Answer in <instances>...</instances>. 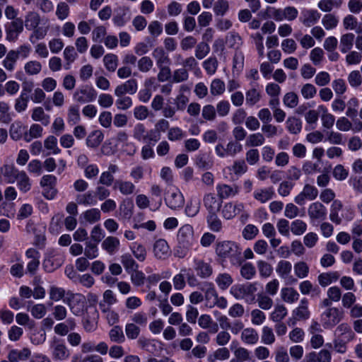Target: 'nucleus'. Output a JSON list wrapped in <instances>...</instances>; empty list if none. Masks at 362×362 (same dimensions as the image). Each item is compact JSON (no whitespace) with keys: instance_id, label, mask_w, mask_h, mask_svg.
I'll use <instances>...</instances> for the list:
<instances>
[{"instance_id":"a18cd8bd","label":"nucleus","mask_w":362,"mask_h":362,"mask_svg":"<svg viewBox=\"0 0 362 362\" xmlns=\"http://www.w3.org/2000/svg\"><path fill=\"white\" fill-rule=\"evenodd\" d=\"M131 250L134 257L140 262H144L146 257V250L145 247L139 243H134L131 246Z\"/></svg>"},{"instance_id":"412c9836","label":"nucleus","mask_w":362,"mask_h":362,"mask_svg":"<svg viewBox=\"0 0 362 362\" xmlns=\"http://www.w3.org/2000/svg\"><path fill=\"white\" fill-rule=\"evenodd\" d=\"M274 196V191L272 187L257 189L253 193L254 199L262 204L271 200Z\"/></svg>"},{"instance_id":"ddd939ff","label":"nucleus","mask_w":362,"mask_h":362,"mask_svg":"<svg viewBox=\"0 0 362 362\" xmlns=\"http://www.w3.org/2000/svg\"><path fill=\"white\" fill-rule=\"evenodd\" d=\"M244 208L245 206L243 203L233 204L232 202H227L221 209V215L224 218L230 220L243 211Z\"/></svg>"},{"instance_id":"680f3d73","label":"nucleus","mask_w":362,"mask_h":362,"mask_svg":"<svg viewBox=\"0 0 362 362\" xmlns=\"http://www.w3.org/2000/svg\"><path fill=\"white\" fill-rule=\"evenodd\" d=\"M287 129L290 133L297 134L300 132L302 129L301 121L296 117H289L286 122Z\"/></svg>"},{"instance_id":"603ef678","label":"nucleus","mask_w":362,"mask_h":362,"mask_svg":"<svg viewBox=\"0 0 362 362\" xmlns=\"http://www.w3.org/2000/svg\"><path fill=\"white\" fill-rule=\"evenodd\" d=\"M121 262L128 274L138 269L139 265L135 260L129 254H125L121 257Z\"/></svg>"},{"instance_id":"2f4dec72","label":"nucleus","mask_w":362,"mask_h":362,"mask_svg":"<svg viewBox=\"0 0 362 362\" xmlns=\"http://www.w3.org/2000/svg\"><path fill=\"white\" fill-rule=\"evenodd\" d=\"M292 270V264L287 260H281L278 262L276 272L279 276L284 279H286Z\"/></svg>"},{"instance_id":"58836bf2","label":"nucleus","mask_w":362,"mask_h":362,"mask_svg":"<svg viewBox=\"0 0 362 362\" xmlns=\"http://www.w3.org/2000/svg\"><path fill=\"white\" fill-rule=\"evenodd\" d=\"M76 202L80 205L90 206L96 204V200L92 192L78 194L76 197Z\"/></svg>"},{"instance_id":"4468645a","label":"nucleus","mask_w":362,"mask_h":362,"mask_svg":"<svg viewBox=\"0 0 362 362\" xmlns=\"http://www.w3.org/2000/svg\"><path fill=\"white\" fill-rule=\"evenodd\" d=\"M153 254L158 259H166L171 254L168 243L163 239L156 240L153 245Z\"/></svg>"},{"instance_id":"a878e982","label":"nucleus","mask_w":362,"mask_h":362,"mask_svg":"<svg viewBox=\"0 0 362 362\" xmlns=\"http://www.w3.org/2000/svg\"><path fill=\"white\" fill-rule=\"evenodd\" d=\"M198 324L203 329H209L211 333H216L218 330L217 323L214 322L209 315H202L198 319Z\"/></svg>"},{"instance_id":"79ce46f5","label":"nucleus","mask_w":362,"mask_h":362,"mask_svg":"<svg viewBox=\"0 0 362 362\" xmlns=\"http://www.w3.org/2000/svg\"><path fill=\"white\" fill-rule=\"evenodd\" d=\"M207 223L211 230L219 232L222 228V223L217 216V213L209 214L206 217Z\"/></svg>"},{"instance_id":"6ab92c4d","label":"nucleus","mask_w":362,"mask_h":362,"mask_svg":"<svg viewBox=\"0 0 362 362\" xmlns=\"http://www.w3.org/2000/svg\"><path fill=\"white\" fill-rule=\"evenodd\" d=\"M119 170V168L117 165L110 164L108 166L107 171H104L101 173L98 183L105 186H111L114 182L113 174L116 173Z\"/></svg>"},{"instance_id":"c756f323","label":"nucleus","mask_w":362,"mask_h":362,"mask_svg":"<svg viewBox=\"0 0 362 362\" xmlns=\"http://www.w3.org/2000/svg\"><path fill=\"white\" fill-rule=\"evenodd\" d=\"M31 118L35 122H40L44 126H47L50 122L49 115L45 114L42 107H36L33 110Z\"/></svg>"},{"instance_id":"bf43d9fd","label":"nucleus","mask_w":362,"mask_h":362,"mask_svg":"<svg viewBox=\"0 0 362 362\" xmlns=\"http://www.w3.org/2000/svg\"><path fill=\"white\" fill-rule=\"evenodd\" d=\"M261 339L262 342L264 344H272L275 341V335L272 328L268 326H264L262 328Z\"/></svg>"},{"instance_id":"09e8293b","label":"nucleus","mask_w":362,"mask_h":362,"mask_svg":"<svg viewBox=\"0 0 362 362\" xmlns=\"http://www.w3.org/2000/svg\"><path fill=\"white\" fill-rule=\"evenodd\" d=\"M226 42L229 47L235 49H239L243 44L241 37L235 32H231L228 34Z\"/></svg>"},{"instance_id":"6e6552de","label":"nucleus","mask_w":362,"mask_h":362,"mask_svg":"<svg viewBox=\"0 0 362 362\" xmlns=\"http://www.w3.org/2000/svg\"><path fill=\"white\" fill-rule=\"evenodd\" d=\"M165 202L170 209H177L184 206L185 199L180 191L177 189H173L168 191Z\"/></svg>"},{"instance_id":"052dcab7","label":"nucleus","mask_w":362,"mask_h":362,"mask_svg":"<svg viewBox=\"0 0 362 362\" xmlns=\"http://www.w3.org/2000/svg\"><path fill=\"white\" fill-rule=\"evenodd\" d=\"M83 217L86 221L93 223L100 219V211L98 209L93 208L83 213Z\"/></svg>"},{"instance_id":"f3484780","label":"nucleus","mask_w":362,"mask_h":362,"mask_svg":"<svg viewBox=\"0 0 362 362\" xmlns=\"http://www.w3.org/2000/svg\"><path fill=\"white\" fill-rule=\"evenodd\" d=\"M308 214L310 219H325L326 208L322 203L316 202L309 206Z\"/></svg>"},{"instance_id":"72a5a7b5","label":"nucleus","mask_w":362,"mask_h":362,"mask_svg":"<svg viewBox=\"0 0 362 362\" xmlns=\"http://www.w3.org/2000/svg\"><path fill=\"white\" fill-rule=\"evenodd\" d=\"M17 185L18 189L25 193L28 192L31 188V183L29 177L26 173L21 170L16 177Z\"/></svg>"},{"instance_id":"6e6d98bb","label":"nucleus","mask_w":362,"mask_h":362,"mask_svg":"<svg viewBox=\"0 0 362 362\" xmlns=\"http://www.w3.org/2000/svg\"><path fill=\"white\" fill-rule=\"evenodd\" d=\"M29 96L24 93H21L20 95L15 100L14 108L18 112L25 111L28 107Z\"/></svg>"},{"instance_id":"bb28decb","label":"nucleus","mask_w":362,"mask_h":362,"mask_svg":"<svg viewBox=\"0 0 362 362\" xmlns=\"http://www.w3.org/2000/svg\"><path fill=\"white\" fill-rule=\"evenodd\" d=\"M354 40L355 35L354 33H348L342 35L340 38V51L342 53L350 51L353 47Z\"/></svg>"},{"instance_id":"5701e85b","label":"nucleus","mask_w":362,"mask_h":362,"mask_svg":"<svg viewBox=\"0 0 362 362\" xmlns=\"http://www.w3.org/2000/svg\"><path fill=\"white\" fill-rule=\"evenodd\" d=\"M241 340L247 344H255L259 339L257 332L252 327H247L243 329Z\"/></svg>"},{"instance_id":"f257e3e1","label":"nucleus","mask_w":362,"mask_h":362,"mask_svg":"<svg viewBox=\"0 0 362 362\" xmlns=\"http://www.w3.org/2000/svg\"><path fill=\"white\" fill-rule=\"evenodd\" d=\"M216 254L223 259H229L230 262L236 266H240L244 260L238 245L230 240L218 242L216 246Z\"/></svg>"},{"instance_id":"de8ad7c7","label":"nucleus","mask_w":362,"mask_h":362,"mask_svg":"<svg viewBox=\"0 0 362 362\" xmlns=\"http://www.w3.org/2000/svg\"><path fill=\"white\" fill-rule=\"evenodd\" d=\"M45 148L49 151L47 155L58 154L61 150L57 146V139L54 136H49L44 141Z\"/></svg>"},{"instance_id":"c9c22d12","label":"nucleus","mask_w":362,"mask_h":362,"mask_svg":"<svg viewBox=\"0 0 362 362\" xmlns=\"http://www.w3.org/2000/svg\"><path fill=\"white\" fill-rule=\"evenodd\" d=\"M260 91L255 87V86H252V88L245 93L246 104L250 106L255 105L260 100Z\"/></svg>"},{"instance_id":"5fc2aeb1","label":"nucleus","mask_w":362,"mask_h":362,"mask_svg":"<svg viewBox=\"0 0 362 362\" xmlns=\"http://www.w3.org/2000/svg\"><path fill=\"white\" fill-rule=\"evenodd\" d=\"M25 128L21 122L13 123L9 129L10 136L14 141H18L21 139L24 134Z\"/></svg>"},{"instance_id":"9b49d317","label":"nucleus","mask_w":362,"mask_h":362,"mask_svg":"<svg viewBox=\"0 0 362 362\" xmlns=\"http://www.w3.org/2000/svg\"><path fill=\"white\" fill-rule=\"evenodd\" d=\"M201 290L204 292V300L205 305L207 308L214 307V303L218 296V293L212 283L204 282Z\"/></svg>"},{"instance_id":"aec40b11","label":"nucleus","mask_w":362,"mask_h":362,"mask_svg":"<svg viewBox=\"0 0 362 362\" xmlns=\"http://www.w3.org/2000/svg\"><path fill=\"white\" fill-rule=\"evenodd\" d=\"M113 188L118 189L123 195H130L134 192L136 186L130 181L117 180L115 182Z\"/></svg>"},{"instance_id":"a211bd4d","label":"nucleus","mask_w":362,"mask_h":362,"mask_svg":"<svg viewBox=\"0 0 362 362\" xmlns=\"http://www.w3.org/2000/svg\"><path fill=\"white\" fill-rule=\"evenodd\" d=\"M21 171V170H18L13 165L4 164L0 168V173H2L6 182L8 184L15 182Z\"/></svg>"},{"instance_id":"dca6fc26","label":"nucleus","mask_w":362,"mask_h":362,"mask_svg":"<svg viewBox=\"0 0 362 362\" xmlns=\"http://www.w3.org/2000/svg\"><path fill=\"white\" fill-rule=\"evenodd\" d=\"M337 339L344 341H351L355 338V334L348 323L344 322L339 325L335 330Z\"/></svg>"},{"instance_id":"e433bc0d","label":"nucleus","mask_w":362,"mask_h":362,"mask_svg":"<svg viewBox=\"0 0 362 362\" xmlns=\"http://www.w3.org/2000/svg\"><path fill=\"white\" fill-rule=\"evenodd\" d=\"M40 17L37 13L29 12L25 18V26L27 30H31L39 26Z\"/></svg>"},{"instance_id":"0e129e2a","label":"nucleus","mask_w":362,"mask_h":362,"mask_svg":"<svg viewBox=\"0 0 362 362\" xmlns=\"http://www.w3.org/2000/svg\"><path fill=\"white\" fill-rule=\"evenodd\" d=\"M294 272L297 277L304 279L308 276L309 267L305 262H298L294 264Z\"/></svg>"},{"instance_id":"9d476101","label":"nucleus","mask_w":362,"mask_h":362,"mask_svg":"<svg viewBox=\"0 0 362 362\" xmlns=\"http://www.w3.org/2000/svg\"><path fill=\"white\" fill-rule=\"evenodd\" d=\"M318 195L317 189L310 185L305 184L303 190L295 197L294 201L298 205H304L305 200L313 201Z\"/></svg>"},{"instance_id":"37998d69","label":"nucleus","mask_w":362,"mask_h":362,"mask_svg":"<svg viewBox=\"0 0 362 362\" xmlns=\"http://www.w3.org/2000/svg\"><path fill=\"white\" fill-rule=\"evenodd\" d=\"M339 274L337 272L322 273L318 276V282L322 286H327L332 282L337 281Z\"/></svg>"},{"instance_id":"c03bdc74","label":"nucleus","mask_w":362,"mask_h":362,"mask_svg":"<svg viewBox=\"0 0 362 362\" xmlns=\"http://www.w3.org/2000/svg\"><path fill=\"white\" fill-rule=\"evenodd\" d=\"M129 8L126 7H119L116 11V14L112 18L114 23L117 26H122L127 21L126 16L129 13Z\"/></svg>"},{"instance_id":"c85d7f7f","label":"nucleus","mask_w":362,"mask_h":362,"mask_svg":"<svg viewBox=\"0 0 362 362\" xmlns=\"http://www.w3.org/2000/svg\"><path fill=\"white\" fill-rule=\"evenodd\" d=\"M282 300L288 303H293L299 298V293L292 287L283 288L281 290Z\"/></svg>"},{"instance_id":"39448f33","label":"nucleus","mask_w":362,"mask_h":362,"mask_svg":"<svg viewBox=\"0 0 362 362\" xmlns=\"http://www.w3.org/2000/svg\"><path fill=\"white\" fill-rule=\"evenodd\" d=\"M52 356L55 361H64L69 358L70 352L64 343L57 337H53L50 342Z\"/></svg>"},{"instance_id":"1a4fd4ad","label":"nucleus","mask_w":362,"mask_h":362,"mask_svg":"<svg viewBox=\"0 0 362 362\" xmlns=\"http://www.w3.org/2000/svg\"><path fill=\"white\" fill-rule=\"evenodd\" d=\"M223 200L220 199L214 193L208 192L203 197V204L208 211V214L218 213L222 206Z\"/></svg>"},{"instance_id":"f03ea898","label":"nucleus","mask_w":362,"mask_h":362,"mask_svg":"<svg viewBox=\"0 0 362 362\" xmlns=\"http://www.w3.org/2000/svg\"><path fill=\"white\" fill-rule=\"evenodd\" d=\"M178 245L175 251V255L184 258L195 242L194 230L189 224L182 226L177 233Z\"/></svg>"},{"instance_id":"393cba45","label":"nucleus","mask_w":362,"mask_h":362,"mask_svg":"<svg viewBox=\"0 0 362 362\" xmlns=\"http://www.w3.org/2000/svg\"><path fill=\"white\" fill-rule=\"evenodd\" d=\"M19 59V52L16 50H10L5 59L2 61L3 66L9 71H13L15 69L16 63Z\"/></svg>"},{"instance_id":"a19ab883","label":"nucleus","mask_w":362,"mask_h":362,"mask_svg":"<svg viewBox=\"0 0 362 362\" xmlns=\"http://www.w3.org/2000/svg\"><path fill=\"white\" fill-rule=\"evenodd\" d=\"M24 70L26 74L29 76L37 75L42 70V64L38 61L30 60L25 64Z\"/></svg>"},{"instance_id":"49530a36","label":"nucleus","mask_w":362,"mask_h":362,"mask_svg":"<svg viewBox=\"0 0 362 362\" xmlns=\"http://www.w3.org/2000/svg\"><path fill=\"white\" fill-rule=\"evenodd\" d=\"M109 337L110 341L115 343H122L125 340L122 327L117 325L110 330Z\"/></svg>"},{"instance_id":"cd10ccee","label":"nucleus","mask_w":362,"mask_h":362,"mask_svg":"<svg viewBox=\"0 0 362 362\" xmlns=\"http://www.w3.org/2000/svg\"><path fill=\"white\" fill-rule=\"evenodd\" d=\"M119 246V239L113 236H109L106 238L102 243V247L110 255H113L118 250Z\"/></svg>"},{"instance_id":"338daca9","label":"nucleus","mask_w":362,"mask_h":362,"mask_svg":"<svg viewBox=\"0 0 362 362\" xmlns=\"http://www.w3.org/2000/svg\"><path fill=\"white\" fill-rule=\"evenodd\" d=\"M216 282L221 289L225 290L232 284L233 279L228 274H221L217 276Z\"/></svg>"},{"instance_id":"864d4df0","label":"nucleus","mask_w":362,"mask_h":362,"mask_svg":"<svg viewBox=\"0 0 362 362\" xmlns=\"http://www.w3.org/2000/svg\"><path fill=\"white\" fill-rule=\"evenodd\" d=\"M64 58L66 61L64 66L66 69H69L70 65L77 57V53L73 46H67L63 52Z\"/></svg>"},{"instance_id":"774afa93","label":"nucleus","mask_w":362,"mask_h":362,"mask_svg":"<svg viewBox=\"0 0 362 362\" xmlns=\"http://www.w3.org/2000/svg\"><path fill=\"white\" fill-rule=\"evenodd\" d=\"M33 315L36 319L42 318L47 313V308L44 304H36L28 308Z\"/></svg>"},{"instance_id":"ea45409f","label":"nucleus","mask_w":362,"mask_h":362,"mask_svg":"<svg viewBox=\"0 0 362 362\" xmlns=\"http://www.w3.org/2000/svg\"><path fill=\"white\" fill-rule=\"evenodd\" d=\"M265 142V137L263 134L257 132L250 134L246 140L247 146L256 147L262 146Z\"/></svg>"},{"instance_id":"b1692460","label":"nucleus","mask_w":362,"mask_h":362,"mask_svg":"<svg viewBox=\"0 0 362 362\" xmlns=\"http://www.w3.org/2000/svg\"><path fill=\"white\" fill-rule=\"evenodd\" d=\"M31 354L29 349L24 348L22 350L13 349L9 351L8 359L10 362H19L28 359Z\"/></svg>"},{"instance_id":"20e7f679","label":"nucleus","mask_w":362,"mask_h":362,"mask_svg":"<svg viewBox=\"0 0 362 362\" xmlns=\"http://www.w3.org/2000/svg\"><path fill=\"white\" fill-rule=\"evenodd\" d=\"M343 318V312L337 308H328L322 313L321 319L325 328H332Z\"/></svg>"},{"instance_id":"7c9ffc66","label":"nucleus","mask_w":362,"mask_h":362,"mask_svg":"<svg viewBox=\"0 0 362 362\" xmlns=\"http://www.w3.org/2000/svg\"><path fill=\"white\" fill-rule=\"evenodd\" d=\"M104 139V135L100 130L93 131L86 139V144L90 148H97Z\"/></svg>"},{"instance_id":"7ed1b4c3","label":"nucleus","mask_w":362,"mask_h":362,"mask_svg":"<svg viewBox=\"0 0 362 362\" xmlns=\"http://www.w3.org/2000/svg\"><path fill=\"white\" fill-rule=\"evenodd\" d=\"M64 302L67 304L71 312L76 316L81 315L85 308V297L79 293H68Z\"/></svg>"},{"instance_id":"423d86ee","label":"nucleus","mask_w":362,"mask_h":362,"mask_svg":"<svg viewBox=\"0 0 362 362\" xmlns=\"http://www.w3.org/2000/svg\"><path fill=\"white\" fill-rule=\"evenodd\" d=\"M257 290L256 284L247 283L232 286L230 292L236 299H245L247 296H253Z\"/></svg>"},{"instance_id":"4d7b16f0","label":"nucleus","mask_w":362,"mask_h":362,"mask_svg":"<svg viewBox=\"0 0 362 362\" xmlns=\"http://www.w3.org/2000/svg\"><path fill=\"white\" fill-rule=\"evenodd\" d=\"M16 322L22 326H27L30 329H32L35 326L34 320H31L29 315L24 313H19L16 315Z\"/></svg>"},{"instance_id":"0eeeda50","label":"nucleus","mask_w":362,"mask_h":362,"mask_svg":"<svg viewBox=\"0 0 362 362\" xmlns=\"http://www.w3.org/2000/svg\"><path fill=\"white\" fill-rule=\"evenodd\" d=\"M73 97L78 103H88L93 101L96 98L97 93L93 88L85 86L77 89L74 92Z\"/></svg>"},{"instance_id":"13d9d810","label":"nucleus","mask_w":362,"mask_h":362,"mask_svg":"<svg viewBox=\"0 0 362 362\" xmlns=\"http://www.w3.org/2000/svg\"><path fill=\"white\" fill-rule=\"evenodd\" d=\"M341 4V1L320 0L317 4V7L323 12H330L334 7H340Z\"/></svg>"},{"instance_id":"e2e57ef3","label":"nucleus","mask_w":362,"mask_h":362,"mask_svg":"<svg viewBox=\"0 0 362 362\" xmlns=\"http://www.w3.org/2000/svg\"><path fill=\"white\" fill-rule=\"evenodd\" d=\"M307 230V224L302 220L296 219L291 224V231L293 235H301Z\"/></svg>"},{"instance_id":"4c0bfd02","label":"nucleus","mask_w":362,"mask_h":362,"mask_svg":"<svg viewBox=\"0 0 362 362\" xmlns=\"http://www.w3.org/2000/svg\"><path fill=\"white\" fill-rule=\"evenodd\" d=\"M293 315L298 320L307 319L309 317L310 312L308 308V300L303 298L300 301V305L293 310Z\"/></svg>"},{"instance_id":"473e14b6","label":"nucleus","mask_w":362,"mask_h":362,"mask_svg":"<svg viewBox=\"0 0 362 362\" xmlns=\"http://www.w3.org/2000/svg\"><path fill=\"white\" fill-rule=\"evenodd\" d=\"M152 56L156 59L157 66H162L170 64V59L162 47L154 49Z\"/></svg>"},{"instance_id":"f704fd0d","label":"nucleus","mask_w":362,"mask_h":362,"mask_svg":"<svg viewBox=\"0 0 362 362\" xmlns=\"http://www.w3.org/2000/svg\"><path fill=\"white\" fill-rule=\"evenodd\" d=\"M189 272L185 267L180 269V272L174 276L173 279V283L174 288L177 291L182 290L186 286V274Z\"/></svg>"},{"instance_id":"8fccbe9b","label":"nucleus","mask_w":362,"mask_h":362,"mask_svg":"<svg viewBox=\"0 0 362 362\" xmlns=\"http://www.w3.org/2000/svg\"><path fill=\"white\" fill-rule=\"evenodd\" d=\"M287 315V310L284 305H276L271 313L270 319L275 322H281Z\"/></svg>"},{"instance_id":"69168bd1","label":"nucleus","mask_w":362,"mask_h":362,"mask_svg":"<svg viewBox=\"0 0 362 362\" xmlns=\"http://www.w3.org/2000/svg\"><path fill=\"white\" fill-rule=\"evenodd\" d=\"M202 116L206 121H214L216 118V108L212 105H206L202 110Z\"/></svg>"},{"instance_id":"2eb2a0df","label":"nucleus","mask_w":362,"mask_h":362,"mask_svg":"<svg viewBox=\"0 0 362 362\" xmlns=\"http://www.w3.org/2000/svg\"><path fill=\"white\" fill-rule=\"evenodd\" d=\"M217 196L220 199L235 197L239 193V187L235 185L218 184L216 185Z\"/></svg>"},{"instance_id":"4be33fe9","label":"nucleus","mask_w":362,"mask_h":362,"mask_svg":"<svg viewBox=\"0 0 362 362\" xmlns=\"http://www.w3.org/2000/svg\"><path fill=\"white\" fill-rule=\"evenodd\" d=\"M301 14L300 21L306 27L312 26L320 18V14L316 10H305Z\"/></svg>"},{"instance_id":"f8f14e48","label":"nucleus","mask_w":362,"mask_h":362,"mask_svg":"<svg viewBox=\"0 0 362 362\" xmlns=\"http://www.w3.org/2000/svg\"><path fill=\"white\" fill-rule=\"evenodd\" d=\"M194 269L197 272V276L201 279H207L213 274V268L209 262L200 258H194Z\"/></svg>"},{"instance_id":"3c124183","label":"nucleus","mask_w":362,"mask_h":362,"mask_svg":"<svg viewBox=\"0 0 362 362\" xmlns=\"http://www.w3.org/2000/svg\"><path fill=\"white\" fill-rule=\"evenodd\" d=\"M226 90V86L224 82L219 79H214L210 85V92L214 96L222 95Z\"/></svg>"}]
</instances>
